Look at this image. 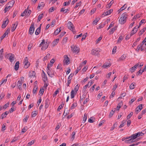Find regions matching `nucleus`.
Instances as JSON below:
<instances>
[{
    "label": "nucleus",
    "mask_w": 146,
    "mask_h": 146,
    "mask_svg": "<svg viewBox=\"0 0 146 146\" xmlns=\"http://www.w3.org/2000/svg\"><path fill=\"white\" fill-rule=\"evenodd\" d=\"M42 78L43 81L45 82L47 80V77L46 75H42Z\"/></svg>",
    "instance_id": "34"
},
{
    "label": "nucleus",
    "mask_w": 146,
    "mask_h": 146,
    "mask_svg": "<svg viewBox=\"0 0 146 146\" xmlns=\"http://www.w3.org/2000/svg\"><path fill=\"white\" fill-rule=\"evenodd\" d=\"M74 90H72L71 93V98L72 99L73 98L74 96Z\"/></svg>",
    "instance_id": "37"
},
{
    "label": "nucleus",
    "mask_w": 146,
    "mask_h": 146,
    "mask_svg": "<svg viewBox=\"0 0 146 146\" xmlns=\"http://www.w3.org/2000/svg\"><path fill=\"white\" fill-rule=\"evenodd\" d=\"M126 57V56L125 54L123 55L118 60V61L123 60L125 59Z\"/></svg>",
    "instance_id": "23"
},
{
    "label": "nucleus",
    "mask_w": 146,
    "mask_h": 146,
    "mask_svg": "<svg viewBox=\"0 0 146 146\" xmlns=\"http://www.w3.org/2000/svg\"><path fill=\"white\" fill-rule=\"evenodd\" d=\"M48 100H46L45 101V108L46 109L48 108Z\"/></svg>",
    "instance_id": "41"
},
{
    "label": "nucleus",
    "mask_w": 146,
    "mask_h": 146,
    "mask_svg": "<svg viewBox=\"0 0 146 146\" xmlns=\"http://www.w3.org/2000/svg\"><path fill=\"white\" fill-rule=\"evenodd\" d=\"M134 139H133L132 138H130L128 140H125L124 142L125 143L128 144H131L134 142Z\"/></svg>",
    "instance_id": "14"
},
{
    "label": "nucleus",
    "mask_w": 146,
    "mask_h": 146,
    "mask_svg": "<svg viewBox=\"0 0 146 146\" xmlns=\"http://www.w3.org/2000/svg\"><path fill=\"white\" fill-rule=\"evenodd\" d=\"M114 3V1L112 0L107 5L106 7L108 8H110L111 6Z\"/></svg>",
    "instance_id": "30"
},
{
    "label": "nucleus",
    "mask_w": 146,
    "mask_h": 146,
    "mask_svg": "<svg viewBox=\"0 0 146 146\" xmlns=\"http://www.w3.org/2000/svg\"><path fill=\"white\" fill-rule=\"evenodd\" d=\"M22 85V83L21 81L20 80H19L17 83V86L19 89L20 90H21L22 89L21 87Z\"/></svg>",
    "instance_id": "13"
},
{
    "label": "nucleus",
    "mask_w": 146,
    "mask_h": 146,
    "mask_svg": "<svg viewBox=\"0 0 146 146\" xmlns=\"http://www.w3.org/2000/svg\"><path fill=\"white\" fill-rule=\"evenodd\" d=\"M9 105V103H8L6 104L4 106H3V107L2 108L3 109H6L8 107Z\"/></svg>",
    "instance_id": "49"
},
{
    "label": "nucleus",
    "mask_w": 146,
    "mask_h": 146,
    "mask_svg": "<svg viewBox=\"0 0 146 146\" xmlns=\"http://www.w3.org/2000/svg\"><path fill=\"white\" fill-rule=\"evenodd\" d=\"M115 111V110L114 111H113V110H112L110 111L109 115V117L110 118H111L112 116L113 115Z\"/></svg>",
    "instance_id": "44"
},
{
    "label": "nucleus",
    "mask_w": 146,
    "mask_h": 146,
    "mask_svg": "<svg viewBox=\"0 0 146 146\" xmlns=\"http://www.w3.org/2000/svg\"><path fill=\"white\" fill-rule=\"evenodd\" d=\"M141 143V142H139L137 143H133L132 144L130 145H129V146H134L135 145H138L139 144Z\"/></svg>",
    "instance_id": "52"
},
{
    "label": "nucleus",
    "mask_w": 146,
    "mask_h": 146,
    "mask_svg": "<svg viewBox=\"0 0 146 146\" xmlns=\"http://www.w3.org/2000/svg\"><path fill=\"white\" fill-rule=\"evenodd\" d=\"M127 6L126 4H124L120 9L118 10V11L119 13L122 11L123 10L125 9L127 7Z\"/></svg>",
    "instance_id": "20"
},
{
    "label": "nucleus",
    "mask_w": 146,
    "mask_h": 146,
    "mask_svg": "<svg viewBox=\"0 0 146 146\" xmlns=\"http://www.w3.org/2000/svg\"><path fill=\"white\" fill-rule=\"evenodd\" d=\"M133 112H131L129 114H128L127 117V119H129L133 115Z\"/></svg>",
    "instance_id": "47"
},
{
    "label": "nucleus",
    "mask_w": 146,
    "mask_h": 146,
    "mask_svg": "<svg viewBox=\"0 0 146 146\" xmlns=\"http://www.w3.org/2000/svg\"><path fill=\"white\" fill-rule=\"evenodd\" d=\"M37 114V113L35 112H33L31 114V116L32 117H35Z\"/></svg>",
    "instance_id": "58"
},
{
    "label": "nucleus",
    "mask_w": 146,
    "mask_h": 146,
    "mask_svg": "<svg viewBox=\"0 0 146 146\" xmlns=\"http://www.w3.org/2000/svg\"><path fill=\"white\" fill-rule=\"evenodd\" d=\"M59 40V38H57L54 40L52 42L53 46H54L56 45L58 43Z\"/></svg>",
    "instance_id": "26"
},
{
    "label": "nucleus",
    "mask_w": 146,
    "mask_h": 146,
    "mask_svg": "<svg viewBox=\"0 0 146 146\" xmlns=\"http://www.w3.org/2000/svg\"><path fill=\"white\" fill-rule=\"evenodd\" d=\"M24 64H25L24 66V67L25 68H27L29 67V66L30 65V63L29 62L28 63H25Z\"/></svg>",
    "instance_id": "43"
},
{
    "label": "nucleus",
    "mask_w": 146,
    "mask_h": 146,
    "mask_svg": "<svg viewBox=\"0 0 146 146\" xmlns=\"http://www.w3.org/2000/svg\"><path fill=\"white\" fill-rule=\"evenodd\" d=\"M71 50L74 53H78L80 51V49L76 46L73 45L71 46Z\"/></svg>",
    "instance_id": "3"
},
{
    "label": "nucleus",
    "mask_w": 146,
    "mask_h": 146,
    "mask_svg": "<svg viewBox=\"0 0 146 146\" xmlns=\"http://www.w3.org/2000/svg\"><path fill=\"white\" fill-rule=\"evenodd\" d=\"M59 91L58 90H57L55 91L54 94H53V96H54V97L56 96L57 94L59 93Z\"/></svg>",
    "instance_id": "59"
},
{
    "label": "nucleus",
    "mask_w": 146,
    "mask_h": 146,
    "mask_svg": "<svg viewBox=\"0 0 146 146\" xmlns=\"http://www.w3.org/2000/svg\"><path fill=\"white\" fill-rule=\"evenodd\" d=\"M146 30V28H144L143 29H141V30L139 32V36H141L142 35V34L144 33V32H145V31Z\"/></svg>",
    "instance_id": "25"
},
{
    "label": "nucleus",
    "mask_w": 146,
    "mask_h": 146,
    "mask_svg": "<svg viewBox=\"0 0 146 146\" xmlns=\"http://www.w3.org/2000/svg\"><path fill=\"white\" fill-rule=\"evenodd\" d=\"M137 31V28H136V27L134 28V29L132 30L131 32V35H133L135 34Z\"/></svg>",
    "instance_id": "19"
},
{
    "label": "nucleus",
    "mask_w": 146,
    "mask_h": 146,
    "mask_svg": "<svg viewBox=\"0 0 146 146\" xmlns=\"http://www.w3.org/2000/svg\"><path fill=\"white\" fill-rule=\"evenodd\" d=\"M74 75V74H70V75L69 76H68V80H72V76H73Z\"/></svg>",
    "instance_id": "51"
},
{
    "label": "nucleus",
    "mask_w": 146,
    "mask_h": 146,
    "mask_svg": "<svg viewBox=\"0 0 146 146\" xmlns=\"http://www.w3.org/2000/svg\"><path fill=\"white\" fill-rule=\"evenodd\" d=\"M135 83L133 82L130 86L129 88L131 89H133L135 88Z\"/></svg>",
    "instance_id": "32"
},
{
    "label": "nucleus",
    "mask_w": 146,
    "mask_h": 146,
    "mask_svg": "<svg viewBox=\"0 0 146 146\" xmlns=\"http://www.w3.org/2000/svg\"><path fill=\"white\" fill-rule=\"evenodd\" d=\"M67 26L68 27V28L72 31L74 33V32L75 33V32L74 31V25L71 22L69 21L68 22L67 25Z\"/></svg>",
    "instance_id": "5"
},
{
    "label": "nucleus",
    "mask_w": 146,
    "mask_h": 146,
    "mask_svg": "<svg viewBox=\"0 0 146 146\" xmlns=\"http://www.w3.org/2000/svg\"><path fill=\"white\" fill-rule=\"evenodd\" d=\"M96 86V84H94V86L92 87L90 89V90L91 92H93L94 90V89H95V86Z\"/></svg>",
    "instance_id": "53"
},
{
    "label": "nucleus",
    "mask_w": 146,
    "mask_h": 146,
    "mask_svg": "<svg viewBox=\"0 0 146 146\" xmlns=\"http://www.w3.org/2000/svg\"><path fill=\"white\" fill-rule=\"evenodd\" d=\"M144 134L143 133L141 132H139L131 135L130 137H131V138H132L133 139H135L138 137L143 135Z\"/></svg>",
    "instance_id": "2"
},
{
    "label": "nucleus",
    "mask_w": 146,
    "mask_h": 146,
    "mask_svg": "<svg viewBox=\"0 0 146 146\" xmlns=\"http://www.w3.org/2000/svg\"><path fill=\"white\" fill-rule=\"evenodd\" d=\"M87 118V114L85 113L84 115V116L83 118V121L84 122H85L86 121Z\"/></svg>",
    "instance_id": "45"
},
{
    "label": "nucleus",
    "mask_w": 146,
    "mask_h": 146,
    "mask_svg": "<svg viewBox=\"0 0 146 146\" xmlns=\"http://www.w3.org/2000/svg\"><path fill=\"white\" fill-rule=\"evenodd\" d=\"M100 19V18H97L95 19V20L93 21L94 24H96V25L97 23L99 21Z\"/></svg>",
    "instance_id": "48"
},
{
    "label": "nucleus",
    "mask_w": 146,
    "mask_h": 146,
    "mask_svg": "<svg viewBox=\"0 0 146 146\" xmlns=\"http://www.w3.org/2000/svg\"><path fill=\"white\" fill-rule=\"evenodd\" d=\"M71 2V0H69L67 3L65 2L64 3L63 5L64 6H66L70 4Z\"/></svg>",
    "instance_id": "42"
},
{
    "label": "nucleus",
    "mask_w": 146,
    "mask_h": 146,
    "mask_svg": "<svg viewBox=\"0 0 146 146\" xmlns=\"http://www.w3.org/2000/svg\"><path fill=\"white\" fill-rule=\"evenodd\" d=\"M123 39L122 37L121 36H120L118 38L117 43L120 42Z\"/></svg>",
    "instance_id": "60"
},
{
    "label": "nucleus",
    "mask_w": 146,
    "mask_h": 146,
    "mask_svg": "<svg viewBox=\"0 0 146 146\" xmlns=\"http://www.w3.org/2000/svg\"><path fill=\"white\" fill-rule=\"evenodd\" d=\"M19 61L17 62L15 64L14 66V69L15 70L17 71L18 70L19 67Z\"/></svg>",
    "instance_id": "16"
},
{
    "label": "nucleus",
    "mask_w": 146,
    "mask_h": 146,
    "mask_svg": "<svg viewBox=\"0 0 146 146\" xmlns=\"http://www.w3.org/2000/svg\"><path fill=\"white\" fill-rule=\"evenodd\" d=\"M126 121L125 120H123L121 123V124L119 125V127L121 128L123 127L126 123Z\"/></svg>",
    "instance_id": "28"
},
{
    "label": "nucleus",
    "mask_w": 146,
    "mask_h": 146,
    "mask_svg": "<svg viewBox=\"0 0 146 146\" xmlns=\"http://www.w3.org/2000/svg\"><path fill=\"white\" fill-rule=\"evenodd\" d=\"M139 63H138L135 64L134 66L130 68V71L131 73L134 72L135 70L137 69V66L139 65Z\"/></svg>",
    "instance_id": "9"
},
{
    "label": "nucleus",
    "mask_w": 146,
    "mask_h": 146,
    "mask_svg": "<svg viewBox=\"0 0 146 146\" xmlns=\"http://www.w3.org/2000/svg\"><path fill=\"white\" fill-rule=\"evenodd\" d=\"M38 89V87L36 85H35L34 86V87L33 88V92L34 93H36L37 90Z\"/></svg>",
    "instance_id": "40"
},
{
    "label": "nucleus",
    "mask_w": 146,
    "mask_h": 146,
    "mask_svg": "<svg viewBox=\"0 0 146 146\" xmlns=\"http://www.w3.org/2000/svg\"><path fill=\"white\" fill-rule=\"evenodd\" d=\"M10 30V28H8V29L5 31V33L3 35V36L1 37L0 38L1 40H3V39L8 34Z\"/></svg>",
    "instance_id": "8"
},
{
    "label": "nucleus",
    "mask_w": 146,
    "mask_h": 146,
    "mask_svg": "<svg viewBox=\"0 0 146 146\" xmlns=\"http://www.w3.org/2000/svg\"><path fill=\"white\" fill-rule=\"evenodd\" d=\"M14 55L13 54H11V55L9 57V59L11 62H13L14 60Z\"/></svg>",
    "instance_id": "24"
},
{
    "label": "nucleus",
    "mask_w": 146,
    "mask_h": 146,
    "mask_svg": "<svg viewBox=\"0 0 146 146\" xmlns=\"http://www.w3.org/2000/svg\"><path fill=\"white\" fill-rule=\"evenodd\" d=\"M48 44H45V45L43 46L41 48L42 50H45L48 47Z\"/></svg>",
    "instance_id": "50"
},
{
    "label": "nucleus",
    "mask_w": 146,
    "mask_h": 146,
    "mask_svg": "<svg viewBox=\"0 0 146 146\" xmlns=\"http://www.w3.org/2000/svg\"><path fill=\"white\" fill-rule=\"evenodd\" d=\"M18 22L17 21L15 22V23L13 24V27H12L11 31L12 32H13L15 30V29L17 26L18 24Z\"/></svg>",
    "instance_id": "15"
},
{
    "label": "nucleus",
    "mask_w": 146,
    "mask_h": 146,
    "mask_svg": "<svg viewBox=\"0 0 146 146\" xmlns=\"http://www.w3.org/2000/svg\"><path fill=\"white\" fill-rule=\"evenodd\" d=\"M117 29V27H115L112 28L109 31V32L110 34L113 33Z\"/></svg>",
    "instance_id": "21"
},
{
    "label": "nucleus",
    "mask_w": 146,
    "mask_h": 146,
    "mask_svg": "<svg viewBox=\"0 0 146 146\" xmlns=\"http://www.w3.org/2000/svg\"><path fill=\"white\" fill-rule=\"evenodd\" d=\"M60 28L59 29H57L54 32V34L57 35H58L59 32L61 31V30H60Z\"/></svg>",
    "instance_id": "33"
},
{
    "label": "nucleus",
    "mask_w": 146,
    "mask_h": 146,
    "mask_svg": "<svg viewBox=\"0 0 146 146\" xmlns=\"http://www.w3.org/2000/svg\"><path fill=\"white\" fill-rule=\"evenodd\" d=\"M142 44H139L137 46V48L136 50L139 51V50L142 47Z\"/></svg>",
    "instance_id": "54"
},
{
    "label": "nucleus",
    "mask_w": 146,
    "mask_h": 146,
    "mask_svg": "<svg viewBox=\"0 0 146 146\" xmlns=\"http://www.w3.org/2000/svg\"><path fill=\"white\" fill-rule=\"evenodd\" d=\"M116 48L117 47L116 46H115L113 48L112 50V54H114V53L116 52Z\"/></svg>",
    "instance_id": "62"
},
{
    "label": "nucleus",
    "mask_w": 146,
    "mask_h": 146,
    "mask_svg": "<svg viewBox=\"0 0 146 146\" xmlns=\"http://www.w3.org/2000/svg\"><path fill=\"white\" fill-rule=\"evenodd\" d=\"M68 11V9H64V8H62L61 9L60 11L63 12L64 13H66L67 12V11Z\"/></svg>",
    "instance_id": "35"
},
{
    "label": "nucleus",
    "mask_w": 146,
    "mask_h": 146,
    "mask_svg": "<svg viewBox=\"0 0 146 146\" xmlns=\"http://www.w3.org/2000/svg\"><path fill=\"white\" fill-rule=\"evenodd\" d=\"M111 66V64L110 62H106L104 63V65L102 66V67L104 68H108L109 67Z\"/></svg>",
    "instance_id": "10"
},
{
    "label": "nucleus",
    "mask_w": 146,
    "mask_h": 146,
    "mask_svg": "<svg viewBox=\"0 0 146 146\" xmlns=\"http://www.w3.org/2000/svg\"><path fill=\"white\" fill-rule=\"evenodd\" d=\"M11 7L12 6H10L5 7L4 10V13H6L7 11H9Z\"/></svg>",
    "instance_id": "27"
},
{
    "label": "nucleus",
    "mask_w": 146,
    "mask_h": 146,
    "mask_svg": "<svg viewBox=\"0 0 146 146\" xmlns=\"http://www.w3.org/2000/svg\"><path fill=\"white\" fill-rule=\"evenodd\" d=\"M35 72L34 71H31L29 73V75L30 77H31L33 76H35Z\"/></svg>",
    "instance_id": "22"
},
{
    "label": "nucleus",
    "mask_w": 146,
    "mask_h": 146,
    "mask_svg": "<svg viewBox=\"0 0 146 146\" xmlns=\"http://www.w3.org/2000/svg\"><path fill=\"white\" fill-rule=\"evenodd\" d=\"M117 122H116L113 125V126L111 127L110 129V130L111 131H113L114 129V128L117 126Z\"/></svg>",
    "instance_id": "29"
},
{
    "label": "nucleus",
    "mask_w": 146,
    "mask_h": 146,
    "mask_svg": "<svg viewBox=\"0 0 146 146\" xmlns=\"http://www.w3.org/2000/svg\"><path fill=\"white\" fill-rule=\"evenodd\" d=\"M112 11L113 10L112 9H110V10L106 11V12H104L102 15H104V16H106L108 15H110L112 12Z\"/></svg>",
    "instance_id": "12"
},
{
    "label": "nucleus",
    "mask_w": 146,
    "mask_h": 146,
    "mask_svg": "<svg viewBox=\"0 0 146 146\" xmlns=\"http://www.w3.org/2000/svg\"><path fill=\"white\" fill-rule=\"evenodd\" d=\"M47 72L48 75L51 77H53L54 75V72L52 69H47Z\"/></svg>",
    "instance_id": "7"
},
{
    "label": "nucleus",
    "mask_w": 146,
    "mask_h": 146,
    "mask_svg": "<svg viewBox=\"0 0 146 146\" xmlns=\"http://www.w3.org/2000/svg\"><path fill=\"white\" fill-rule=\"evenodd\" d=\"M24 63H29V62L28 61V58L27 57H26L25 59H24Z\"/></svg>",
    "instance_id": "64"
},
{
    "label": "nucleus",
    "mask_w": 146,
    "mask_h": 146,
    "mask_svg": "<svg viewBox=\"0 0 146 146\" xmlns=\"http://www.w3.org/2000/svg\"><path fill=\"white\" fill-rule=\"evenodd\" d=\"M65 59V62L66 63L67 65L69 64L70 60L69 58L67 55H65L64 56Z\"/></svg>",
    "instance_id": "17"
},
{
    "label": "nucleus",
    "mask_w": 146,
    "mask_h": 146,
    "mask_svg": "<svg viewBox=\"0 0 146 146\" xmlns=\"http://www.w3.org/2000/svg\"><path fill=\"white\" fill-rule=\"evenodd\" d=\"M145 21V19H143L140 22L139 24V26L137 27V28H139L140 26L141 25V24L143 23H144V22Z\"/></svg>",
    "instance_id": "46"
},
{
    "label": "nucleus",
    "mask_w": 146,
    "mask_h": 146,
    "mask_svg": "<svg viewBox=\"0 0 146 146\" xmlns=\"http://www.w3.org/2000/svg\"><path fill=\"white\" fill-rule=\"evenodd\" d=\"M75 131H73L71 135V138L72 139V140H74L75 138Z\"/></svg>",
    "instance_id": "39"
},
{
    "label": "nucleus",
    "mask_w": 146,
    "mask_h": 146,
    "mask_svg": "<svg viewBox=\"0 0 146 146\" xmlns=\"http://www.w3.org/2000/svg\"><path fill=\"white\" fill-rule=\"evenodd\" d=\"M34 23H32L29 29V34H30V35H32L33 34L34 32Z\"/></svg>",
    "instance_id": "6"
},
{
    "label": "nucleus",
    "mask_w": 146,
    "mask_h": 146,
    "mask_svg": "<svg viewBox=\"0 0 146 146\" xmlns=\"http://www.w3.org/2000/svg\"><path fill=\"white\" fill-rule=\"evenodd\" d=\"M127 15L126 13H123L119 20V23L121 24H123L126 22V18L127 17Z\"/></svg>",
    "instance_id": "1"
},
{
    "label": "nucleus",
    "mask_w": 146,
    "mask_h": 146,
    "mask_svg": "<svg viewBox=\"0 0 146 146\" xmlns=\"http://www.w3.org/2000/svg\"><path fill=\"white\" fill-rule=\"evenodd\" d=\"M68 40V38L67 37H65L62 40L63 42L64 43H65L67 42V40Z\"/></svg>",
    "instance_id": "56"
},
{
    "label": "nucleus",
    "mask_w": 146,
    "mask_h": 146,
    "mask_svg": "<svg viewBox=\"0 0 146 146\" xmlns=\"http://www.w3.org/2000/svg\"><path fill=\"white\" fill-rule=\"evenodd\" d=\"M79 86H78V84H77L75 87L74 88V90L76 92L78 90Z\"/></svg>",
    "instance_id": "55"
},
{
    "label": "nucleus",
    "mask_w": 146,
    "mask_h": 146,
    "mask_svg": "<svg viewBox=\"0 0 146 146\" xmlns=\"http://www.w3.org/2000/svg\"><path fill=\"white\" fill-rule=\"evenodd\" d=\"M101 51L100 49H93L92 50L91 54L94 55H99V52Z\"/></svg>",
    "instance_id": "4"
},
{
    "label": "nucleus",
    "mask_w": 146,
    "mask_h": 146,
    "mask_svg": "<svg viewBox=\"0 0 146 146\" xmlns=\"http://www.w3.org/2000/svg\"><path fill=\"white\" fill-rule=\"evenodd\" d=\"M27 13V9H25L24 11L21 14V16L23 17Z\"/></svg>",
    "instance_id": "36"
},
{
    "label": "nucleus",
    "mask_w": 146,
    "mask_h": 146,
    "mask_svg": "<svg viewBox=\"0 0 146 146\" xmlns=\"http://www.w3.org/2000/svg\"><path fill=\"white\" fill-rule=\"evenodd\" d=\"M41 25V24H40V26L36 29L35 31V34L36 35H38L40 33Z\"/></svg>",
    "instance_id": "18"
},
{
    "label": "nucleus",
    "mask_w": 146,
    "mask_h": 146,
    "mask_svg": "<svg viewBox=\"0 0 146 146\" xmlns=\"http://www.w3.org/2000/svg\"><path fill=\"white\" fill-rule=\"evenodd\" d=\"M122 104V102H121L119 103L117 105V110H119L120 108L121 107V106Z\"/></svg>",
    "instance_id": "38"
},
{
    "label": "nucleus",
    "mask_w": 146,
    "mask_h": 146,
    "mask_svg": "<svg viewBox=\"0 0 146 146\" xmlns=\"http://www.w3.org/2000/svg\"><path fill=\"white\" fill-rule=\"evenodd\" d=\"M44 5L45 4L44 2H41L40 3H39L37 7V9H41L44 7Z\"/></svg>",
    "instance_id": "11"
},
{
    "label": "nucleus",
    "mask_w": 146,
    "mask_h": 146,
    "mask_svg": "<svg viewBox=\"0 0 146 146\" xmlns=\"http://www.w3.org/2000/svg\"><path fill=\"white\" fill-rule=\"evenodd\" d=\"M29 117V116L28 115H27L25 118L23 119V121L25 122H26L27 121V120Z\"/></svg>",
    "instance_id": "63"
},
{
    "label": "nucleus",
    "mask_w": 146,
    "mask_h": 146,
    "mask_svg": "<svg viewBox=\"0 0 146 146\" xmlns=\"http://www.w3.org/2000/svg\"><path fill=\"white\" fill-rule=\"evenodd\" d=\"M115 94V92L114 91H113L112 93H111V95L110 96V98H113Z\"/></svg>",
    "instance_id": "57"
},
{
    "label": "nucleus",
    "mask_w": 146,
    "mask_h": 146,
    "mask_svg": "<svg viewBox=\"0 0 146 146\" xmlns=\"http://www.w3.org/2000/svg\"><path fill=\"white\" fill-rule=\"evenodd\" d=\"M44 15V14L43 13L42 14H40L39 15L38 17V21H40L41 19L42 18Z\"/></svg>",
    "instance_id": "31"
},
{
    "label": "nucleus",
    "mask_w": 146,
    "mask_h": 146,
    "mask_svg": "<svg viewBox=\"0 0 146 146\" xmlns=\"http://www.w3.org/2000/svg\"><path fill=\"white\" fill-rule=\"evenodd\" d=\"M90 83V82H88V83L84 87H83V90L84 91H85L87 88L89 86V84Z\"/></svg>",
    "instance_id": "61"
}]
</instances>
